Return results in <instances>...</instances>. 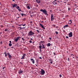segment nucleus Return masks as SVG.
I'll list each match as a JSON object with an SVG mask.
<instances>
[{
	"label": "nucleus",
	"instance_id": "1",
	"mask_svg": "<svg viewBox=\"0 0 78 78\" xmlns=\"http://www.w3.org/2000/svg\"><path fill=\"white\" fill-rule=\"evenodd\" d=\"M11 6H12V8H14V7H15L17 9H18L20 8V7H19V6H17V4L14 3L13 4H11Z\"/></svg>",
	"mask_w": 78,
	"mask_h": 78
},
{
	"label": "nucleus",
	"instance_id": "2",
	"mask_svg": "<svg viewBox=\"0 0 78 78\" xmlns=\"http://www.w3.org/2000/svg\"><path fill=\"white\" fill-rule=\"evenodd\" d=\"M40 11L42 12L43 13L45 14V15H47V16H48V14L47 13L48 12L46 11L45 9H41L40 10Z\"/></svg>",
	"mask_w": 78,
	"mask_h": 78
},
{
	"label": "nucleus",
	"instance_id": "3",
	"mask_svg": "<svg viewBox=\"0 0 78 78\" xmlns=\"http://www.w3.org/2000/svg\"><path fill=\"white\" fill-rule=\"evenodd\" d=\"M34 33L31 30L28 33V36H31L32 35H34Z\"/></svg>",
	"mask_w": 78,
	"mask_h": 78
},
{
	"label": "nucleus",
	"instance_id": "4",
	"mask_svg": "<svg viewBox=\"0 0 78 78\" xmlns=\"http://www.w3.org/2000/svg\"><path fill=\"white\" fill-rule=\"evenodd\" d=\"M45 70L42 69H41V71H40V74H41V75H43L45 74Z\"/></svg>",
	"mask_w": 78,
	"mask_h": 78
},
{
	"label": "nucleus",
	"instance_id": "5",
	"mask_svg": "<svg viewBox=\"0 0 78 78\" xmlns=\"http://www.w3.org/2000/svg\"><path fill=\"white\" fill-rule=\"evenodd\" d=\"M57 0H55L54 1L52 2V3L54 5H57L58 4L57 2Z\"/></svg>",
	"mask_w": 78,
	"mask_h": 78
},
{
	"label": "nucleus",
	"instance_id": "6",
	"mask_svg": "<svg viewBox=\"0 0 78 78\" xmlns=\"http://www.w3.org/2000/svg\"><path fill=\"white\" fill-rule=\"evenodd\" d=\"M20 37H16V38L14 39V41H15L16 42H17L18 41L19 39H20Z\"/></svg>",
	"mask_w": 78,
	"mask_h": 78
},
{
	"label": "nucleus",
	"instance_id": "7",
	"mask_svg": "<svg viewBox=\"0 0 78 78\" xmlns=\"http://www.w3.org/2000/svg\"><path fill=\"white\" fill-rule=\"evenodd\" d=\"M25 56H26V54H23V56H22V57L21 58V59H25Z\"/></svg>",
	"mask_w": 78,
	"mask_h": 78
},
{
	"label": "nucleus",
	"instance_id": "8",
	"mask_svg": "<svg viewBox=\"0 0 78 78\" xmlns=\"http://www.w3.org/2000/svg\"><path fill=\"white\" fill-rule=\"evenodd\" d=\"M39 45L40 46H39V48L40 51V52H41V51H42V50H42V45H41V43H39Z\"/></svg>",
	"mask_w": 78,
	"mask_h": 78
},
{
	"label": "nucleus",
	"instance_id": "9",
	"mask_svg": "<svg viewBox=\"0 0 78 78\" xmlns=\"http://www.w3.org/2000/svg\"><path fill=\"white\" fill-rule=\"evenodd\" d=\"M7 55L8 57H9V59H11L12 58V56L11 55H10L9 53L8 52L7 53Z\"/></svg>",
	"mask_w": 78,
	"mask_h": 78
},
{
	"label": "nucleus",
	"instance_id": "10",
	"mask_svg": "<svg viewBox=\"0 0 78 78\" xmlns=\"http://www.w3.org/2000/svg\"><path fill=\"white\" fill-rule=\"evenodd\" d=\"M54 20V17H53V14H51V21H53Z\"/></svg>",
	"mask_w": 78,
	"mask_h": 78
},
{
	"label": "nucleus",
	"instance_id": "11",
	"mask_svg": "<svg viewBox=\"0 0 78 78\" xmlns=\"http://www.w3.org/2000/svg\"><path fill=\"white\" fill-rule=\"evenodd\" d=\"M69 37H72V36H73V35H72V32H70L69 34Z\"/></svg>",
	"mask_w": 78,
	"mask_h": 78
},
{
	"label": "nucleus",
	"instance_id": "12",
	"mask_svg": "<svg viewBox=\"0 0 78 78\" xmlns=\"http://www.w3.org/2000/svg\"><path fill=\"white\" fill-rule=\"evenodd\" d=\"M37 3H38V5L41 3V0H36Z\"/></svg>",
	"mask_w": 78,
	"mask_h": 78
},
{
	"label": "nucleus",
	"instance_id": "13",
	"mask_svg": "<svg viewBox=\"0 0 78 78\" xmlns=\"http://www.w3.org/2000/svg\"><path fill=\"white\" fill-rule=\"evenodd\" d=\"M18 73L19 74H21V73H23V71H21V69H20V70L19 71Z\"/></svg>",
	"mask_w": 78,
	"mask_h": 78
},
{
	"label": "nucleus",
	"instance_id": "14",
	"mask_svg": "<svg viewBox=\"0 0 78 78\" xmlns=\"http://www.w3.org/2000/svg\"><path fill=\"white\" fill-rule=\"evenodd\" d=\"M40 25L41 27L42 28H43V29H44V30H45V27H44V26H43L42 24H40Z\"/></svg>",
	"mask_w": 78,
	"mask_h": 78
},
{
	"label": "nucleus",
	"instance_id": "15",
	"mask_svg": "<svg viewBox=\"0 0 78 78\" xmlns=\"http://www.w3.org/2000/svg\"><path fill=\"white\" fill-rule=\"evenodd\" d=\"M30 60L33 64H34V59H33V58L30 59Z\"/></svg>",
	"mask_w": 78,
	"mask_h": 78
},
{
	"label": "nucleus",
	"instance_id": "16",
	"mask_svg": "<svg viewBox=\"0 0 78 78\" xmlns=\"http://www.w3.org/2000/svg\"><path fill=\"white\" fill-rule=\"evenodd\" d=\"M49 61H51V62H50V63L51 64H52L53 63V60L50 59H49Z\"/></svg>",
	"mask_w": 78,
	"mask_h": 78
},
{
	"label": "nucleus",
	"instance_id": "17",
	"mask_svg": "<svg viewBox=\"0 0 78 78\" xmlns=\"http://www.w3.org/2000/svg\"><path fill=\"white\" fill-rule=\"evenodd\" d=\"M69 27V25H66L64 26L63 28H64L65 29L66 28L68 27Z\"/></svg>",
	"mask_w": 78,
	"mask_h": 78
},
{
	"label": "nucleus",
	"instance_id": "18",
	"mask_svg": "<svg viewBox=\"0 0 78 78\" xmlns=\"http://www.w3.org/2000/svg\"><path fill=\"white\" fill-rule=\"evenodd\" d=\"M45 48V46H44V44H42V48H42V49H44V48Z\"/></svg>",
	"mask_w": 78,
	"mask_h": 78
},
{
	"label": "nucleus",
	"instance_id": "19",
	"mask_svg": "<svg viewBox=\"0 0 78 78\" xmlns=\"http://www.w3.org/2000/svg\"><path fill=\"white\" fill-rule=\"evenodd\" d=\"M51 45V44L50 43H48L47 44V47H50Z\"/></svg>",
	"mask_w": 78,
	"mask_h": 78
},
{
	"label": "nucleus",
	"instance_id": "20",
	"mask_svg": "<svg viewBox=\"0 0 78 78\" xmlns=\"http://www.w3.org/2000/svg\"><path fill=\"white\" fill-rule=\"evenodd\" d=\"M41 44H44L45 43V42L44 41H41L40 42Z\"/></svg>",
	"mask_w": 78,
	"mask_h": 78
},
{
	"label": "nucleus",
	"instance_id": "21",
	"mask_svg": "<svg viewBox=\"0 0 78 78\" xmlns=\"http://www.w3.org/2000/svg\"><path fill=\"white\" fill-rule=\"evenodd\" d=\"M69 23H70V24H71V23H72V20H69Z\"/></svg>",
	"mask_w": 78,
	"mask_h": 78
},
{
	"label": "nucleus",
	"instance_id": "22",
	"mask_svg": "<svg viewBox=\"0 0 78 78\" xmlns=\"http://www.w3.org/2000/svg\"><path fill=\"white\" fill-rule=\"evenodd\" d=\"M21 25L23 26V27H25V25H26V23H24V24H21V25H20V26H21Z\"/></svg>",
	"mask_w": 78,
	"mask_h": 78
},
{
	"label": "nucleus",
	"instance_id": "23",
	"mask_svg": "<svg viewBox=\"0 0 78 78\" xmlns=\"http://www.w3.org/2000/svg\"><path fill=\"white\" fill-rule=\"evenodd\" d=\"M22 40L23 42H25V39H23V37L22 38Z\"/></svg>",
	"mask_w": 78,
	"mask_h": 78
},
{
	"label": "nucleus",
	"instance_id": "24",
	"mask_svg": "<svg viewBox=\"0 0 78 78\" xmlns=\"http://www.w3.org/2000/svg\"><path fill=\"white\" fill-rule=\"evenodd\" d=\"M9 47H11L12 46V43H9Z\"/></svg>",
	"mask_w": 78,
	"mask_h": 78
},
{
	"label": "nucleus",
	"instance_id": "25",
	"mask_svg": "<svg viewBox=\"0 0 78 78\" xmlns=\"http://www.w3.org/2000/svg\"><path fill=\"white\" fill-rule=\"evenodd\" d=\"M5 57H6V56H7V55L6 54V53L5 52L4 53V55H5Z\"/></svg>",
	"mask_w": 78,
	"mask_h": 78
},
{
	"label": "nucleus",
	"instance_id": "26",
	"mask_svg": "<svg viewBox=\"0 0 78 78\" xmlns=\"http://www.w3.org/2000/svg\"><path fill=\"white\" fill-rule=\"evenodd\" d=\"M26 20V19L25 18H24L22 19V20H23V21H25Z\"/></svg>",
	"mask_w": 78,
	"mask_h": 78
},
{
	"label": "nucleus",
	"instance_id": "27",
	"mask_svg": "<svg viewBox=\"0 0 78 78\" xmlns=\"http://www.w3.org/2000/svg\"><path fill=\"white\" fill-rule=\"evenodd\" d=\"M27 8L28 9H30V6H27Z\"/></svg>",
	"mask_w": 78,
	"mask_h": 78
},
{
	"label": "nucleus",
	"instance_id": "28",
	"mask_svg": "<svg viewBox=\"0 0 78 78\" xmlns=\"http://www.w3.org/2000/svg\"><path fill=\"white\" fill-rule=\"evenodd\" d=\"M4 31H8V29L6 28V29H5Z\"/></svg>",
	"mask_w": 78,
	"mask_h": 78
},
{
	"label": "nucleus",
	"instance_id": "29",
	"mask_svg": "<svg viewBox=\"0 0 78 78\" xmlns=\"http://www.w3.org/2000/svg\"><path fill=\"white\" fill-rule=\"evenodd\" d=\"M55 33H56V34H58V32L56 31H55Z\"/></svg>",
	"mask_w": 78,
	"mask_h": 78
},
{
	"label": "nucleus",
	"instance_id": "30",
	"mask_svg": "<svg viewBox=\"0 0 78 78\" xmlns=\"http://www.w3.org/2000/svg\"><path fill=\"white\" fill-rule=\"evenodd\" d=\"M36 31H37V32L38 33H39V31L38 30H36Z\"/></svg>",
	"mask_w": 78,
	"mask_h": 78
},
{
	"label": "nucleus",
	"instance_id": "31",
	"mask_svg": "<svg viewBox=\"0 0 78 78\" xmlns=\"http://www.w3.org/2000/svg\"><path fill=\"white\" fill-rule=\"evenodd\" d=\"M18 10H19V11L20 12V11H22V10H21L20 9H18Z\"/></svg>",
	"mask_w": 78,
	"mask_h": 78
},
{
	"label": "nucleus",
	"instance_id": "32",
	"mask_svg": "<svg viewBox=\"0 0 78 78\" xmlns=\"http://www.w3.org/2000/svg\"><path fill=\"white\" fill-rule=\"evenodd\" d=\"M19 28H20V30H22V27H19Z\"/></svg>",
	"mask_w": 78,
	"mask_h": 78
},
{
	"label": "nucleus",
	"instance_id": "33",
	"mask_svg": "<svg viewBox=\"0 0 78 78\" xmlns=\"http://www.w3.org/2000/svg\"><path fill=\"white\" fill-rule=\"evenodd\" d=\"M59 77H60V78H61V77H62V75H61V74H60L59 75Z\"/></svg>",
	"mask_w": 78,
	"mask_h": 78
},
{
	"label": "nucleus",
	"instance_id": "34",
	"mask_svg": "<svg viewBox=\"0 0 78 78\" xmlns=\"http://www.w3.org/2000/svg\"><path fill=\"white\" fill-rule=\"evenodd\" d=\"M49 39H50V41H51V37H49Z\"/></svg>",
	"mask_w": 78,
	"mask_h": 78
},
{
	"label": "nucleus",
	"instance_id": "35",
	"mask_svg": "<svg viewBox=\"0 0 78 78\" xmlns=\"http://www.w3.org/2000/svg\"><path fill=\"white\" fill-rule=\"evenodd\" d=\"M21 14L22 16H23V14L21 13V14Z\"/></svg>",
	"mask_w": 78,
	"mask_h": 78
},
{
	"label": "nucleus",
	"instance_id": "36",
	"mask_svg": "<svg viewBox=\"0 0 78 78\" xmlns=\"http://www.w3.org/2000/svg\"><path fill=\"white\" fill-rule=\"evenodd\" d=\"M66 39H69V37L66 36Z\"/></svg>",
	"mask_w": 78,
	"mask_h": 78
},
{
	"label": "nucleus",
	"instance_id": "37",
	"mask_svg": "<svg viewBox=\"0 0 78 78\" xmlns=\"http://www.w3.org/2000/svg\"><path fill=\"white\" fill-rule=\"evenodd\" d=\"M0 43L1 44H3V41H1L0 42Z\"/></svg>",
	"mask_w": 78,
	"mask_h": 78
},
{
	"label": "nucleus",
	"instance_id": "38",
	"mask_svg": "<svg viewBox=\"0 0 78 78\" xmlns=\"http://www.w3.org/2000/svg\"><path fill=\"white\" fill-rule=\"evenodd\" d=\"M70 8H68V11H70Z\"/></svg>",
	"mask_w": 78,
	"mask_h": 78
},
{
	"label": "nucleus",
	"instance_id": "39",
	"mask_svg": "<svg viewBox=\"0 0 78 78\" xmlns=\"http://www.w3.org/2000/svg\"><path fill=\"white\" fill-rule=\"evenodd\" d=\"M29 42L30 43H32V41H29Z\"/></svg>",
	"mask_w": 78,
	"mask_h": 78
},
{
	"label": "nucleus",
	"instance_id": "40",
	"mask_svg": "<svg viewBox=\"0 0 78 78\" xmlns=\"http://www.w3.org/2000/svg\"><path fill=\"white\" fill-rule=\"evenodd\" d=\"M68 61H70V60H69V58H68Z\"/></svg>",
	"mask_w": 78,
	"mask_h": 78
},
{
	"label": "nucleus",
	"instance_id": "41",
	"mask_svg": "<svg viewBox=\"0 0 78 78\" xmlns=\"http://www.w3.org/2000/svg\"><path fill=\"white\" fill-rule=\"evenodd\" d=\"M30 23H33V21H30Z\"/></svg>",
	"mask_w": 78,
	"mask_h": 78
},
{
	"label": "nucleus",
	"instance_id": "42",
	"mask_svg": "<svg viewBox=\"0 0 78 78\" xmlns=\"http://www.w3.org/2000/svg\"><path fill=\"white\" fill-rule=\"evenodd\" d=\"M14 32H12V35H14Z\"/></svg>",
	"mask_w": 78,
	"mask_h": 78
},
{
	"label": "nucleus",
	"instance_id": "43",
	"mask_svg": "<svg viewBox=\"0 0 78 78\" xmlns=\"http://www.w3.org/2000/svg\"><path fill=\"white\" fill-rule=\"evenodd\" d=\"M53 27H54V28H55V25H53Z\"/></svg>",
	"mask_w": 78,
	"mask_h": 78
},
{
	"label": "nucleus",
	"instance_id": "44",
	"mask_svg": "<svg viewBox=\"0 0 78 78\" xmlns=\"http://www.w3.org/2000/svg\"><path fill=\"white\" fill-rule=\"evenodd\" d=\"M39 58V59H42V58L41 57H40Z\"/></svg>",
	"mask_w": 78,
	"mask_h": 78
},
{
	"label": "nucleus",
	"instance_id": "45",
	"mask_svg": "<svg viewBox=\"0 0 78 78\" xmlns=\"http://www.w3.org/2000/svg\"><path fill=\"white\" fill-rule=\"evenodd\" d=\"M9 42H10V44H11V41H9Z\"/></svg>",
	"mask_w": 78,
	"mask_h": 78
},
{
	"label": "nucleus",
	"instance_id": "46",
	"mask_svg": "<svg viewBox=\"0 0 78 78\" xmlns=\"http://www.w3.org/2000/svg\"><path fill=\"white\" fill-rule=\"evenodd\" d=\"M26 28V27H22V29H23V28Z\"/></svg>",
	"mask_w": 78,
	"mask_h": 78
},
{
	"label": "nucleus",
	"instance_id": "47",
	"mask_svg": "<svg viewBox=\"0 0 78 78\" xmlns=\"http://www.w3.org/2000/svg\"><path fill=\"white\" fill-rule=\"evenodd\" d=\"M36 62H37H37H38V60H36Z\"/></svg>",
	"mask_w": 78,
	"mask_h": 78
},
{
	"label": "nucleus",
	"instance_id": "48",
	"mask_svg": "<svg viewBox=\"0 0 78 78\" xmlns=\"http://www.w3.org/2000/svg\"><path fill=\"white\" fill-rule=\"evenodd\" d=\"M5 69V67H4L2 68L3 69Z\"/></svg>",
	"mask_w": 78,
	"mask_h": 78
},
{
	"label": "nucleus",
	"instance_id": "49",
	"mask_svg": "<svg viewBox=\"0 0 78 78\" xmlns=\"http://www.w3.org/2000/svg\"><path fill=\"white\" fill-rule=\"evenodd\" d=\"M54 53V55H56V54H55V53L54 52V53Z\"/></svg>",
	"mask_w": 78,
	"mask_h": 78
},
{
	"label": "nucleus",
	"instance_id": "50",
	"mask_svg": "<svg viewBox=\"0 0 78 78\" xmlns=\"http://www.w3.org/2000/svg\"><path fill=\"white\" fill-rule=\"evenodd\" d=\"M57 3L58 2V3H60L59 2V1H57Z\"/></svg>",
	"mask_w": 78,
	"mask_h": 78
},
{
	"label": "nucleus",
	"instance_id": "51",
	"mask_svg": "<svg viewBox=\"0 0 78 78\" xmlns=\"http://www.w3.org/2000/svg\"><path fill=\"white\" fill-rule=\"evenodd\" d=\"M23 16H26V14H23Z\"/></svg>",
	"mask_w": 78,
	"mask_h": 78
},
{
	"label": "nucleus",
	"instance_id": "52",
	"mask_svg": "<svg viewBox=\"0 0 78 78\" xmlns=\"http://www.w3.org/2000/svg\"><path fill=\"white\" fill-rule=\"evenodd\" d=\"M71 56H72V55H73V56H74V55H73V54H71Z\"/></svg>",
	"mask_w": 78,
	"mask_h": 78
},
{
	"label": "nucleus",
	"instance_id": "53",
	"mask_svg": "<svg viewBox=\"0 0 78 78\" xmlns=\"http://www.w3.org/2000/svg\"><path fill=\"white\" fill-rule=\"evenodd\" d=\"M32 40H33V38H31L30 41H32Z\"/></svg>",
	"mask_w": 78,
	"mask_h": 78
},
{
	"label": "nucleus",
	"instance_id": "54",
	"mask_svg": "<svg viewBox=\"0 0 78 78\" xmlns=\"http://www.w3.org/2000/svg\"><path fill=\"white\" fill-rule=\"evenodd\" d=\"M12 1H13V2H15V0H12Z\"/></svg>",
	"mask_w": 78,
	"mask_h": 78
},
{
	"label": "nucleus",
	"instance_id": "55",
	"mask_svg": "<svg viewBox=\"0 0 78 78\" xmlns=\"http://www.w3.org/2000/svg\"><path fill=\"white\" fill-rule=\"evenodd\" d=\"M20 18V16L18 17V18H17V19H19V18Z\"/></svg>",
	"mask_w": 78,
	"mask_h": 78
},
{
	"label": "nucleus",
	"instance_id": "56",
	"mask_svg": "<svg viewBox=\"0 0 78 78\" xmlns=\"http://www.w3.org/2000/svg\"><path fill=\"white\" fill-rule=\"evenodd\" d=\"M0 34H2V32H0Z\"/></svg>",
	"mask_w": 78,
	"mask_h": 78
},
{
	"label": "nucleus",
	"instance_id": "57",
	"mask_svg": "<svg viewBox=\"0 0 78 78\" xmlns=\"http://www.w3.org/2000/svg\"><path fill=\"white\" fill-rule=\"evenodd\" d=\"M11 48H13V47H11Z\"/></svg>",
	"mask_w": 78,
	"mask_h": 78
},
{
	"label": "nucleus",
	"instance_id": "58",
	"mask_svg": "<svg viewBox=\"0 0 78 78\" xmlns=\"http://www.w3.org/2000/svg\"><path fill=\"white\" fill-rule=\"evenodd\" d=\"M73 58H75V57H73Z\"/></svg>",
	"mask_w": 78,
	"mask_h": 78
},
{
	"label": "nucleus",
	"instance_id": "59",
	"mask_svg": "<svg viewBox=\"0 0 78 78\" xmlns=\"http://www.w3.org/2000/svg\"><path fill=\"white\" fill-rule=\"evenodd\" d=\"M56 28H58V27H56Z\"/></svg>",
	"mask_w": 78,
	"mask_h": 78
},
{
	"label": "nucleus",
	"instance_id": "60",
	"mask_svg": "<svg viewBox=\"0 0 78 78\" xmlns=\"http://www.w3.org/2000/svg\"><path fill=\"white\" fill-rule=\"evenodd\" d=\"M34 42H32V44H34Z\"/></svg>",
	"mask_w": 78,
	"mask_h": 78
},
{
	"label": "nucleus",
	"instance_id": "61",
	"mask_svg": "<svg viewBox=\"0 0 78 78\" xmlns=\"http://www.w3.org/2000/svg\"><path fill=\"white\" fill-rule=\"evenodd\" d=\"M36 66H37V65L36 64H35Z\"/></svg>",
	"mask_w": 78,
	"mask_h": 78
},
{
	"label": "nucleus",
	"instance_id": "62",
	"mask_svg": "<svg viewBox=\"0 0 78 78\" xmlns=\"http://www.w3.org/2000/svg\"><path fill=\"white\" fill-rule=\"evenodd\" d=\"M75 26H76L75 24L74 25V27H75Z\"/></svg>",
	"mask_w": 78,
	"mask_h": 78
},
{
	"label": "nucleus",
	"instance_id": "63",
	"mask_svg": "<svg viewBox=\"0 0 78 78\" xmlns=\"http://www.w3.org/2000/svg\"><path fill=\"white\" fill-rule=\"evenodd\" d=\"M50 12H51V10H50Z\"/></svg>",
	"mask_w": 78,
	"mask_h": 78
},
{
	"label": "nucleus",
	"instance_id": "64",
	"mask_svg": "<svg viewBox=\"0 0 78 78\" xmlns=\"http://www.w3.org/2000/svg\"><path fill=\"white\" fill-rule=\"evenodd\" d=\"M30 17H32V15H30Z\"/></svg>",
	"mask_w": 78,
	"mask_h": 78
}]
</instances>
